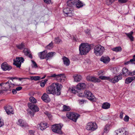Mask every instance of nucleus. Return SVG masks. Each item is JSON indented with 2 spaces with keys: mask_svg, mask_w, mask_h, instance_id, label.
Instances as JSON below:
<instances>
[{
  "mask_svg": "<svg viewBox=\"0 0 135 135\" xmlns=\"http://www.w3.org/2000/svg\"><path fill=\"white\" fill-rule=\"evenodd\" d=\"M79 103L80 104H82L86 102V101L84 99L79 100H78Z\"/></svg>",
  "mask_w": 135,
  "mask_h": 135,
  "instance_id": "46",
  "label": "nucleus"
},
{
  "mask_svg": "<svg viewBox=\"0 0 135 135\" xmlns=\"http://www.w3.org/2000/svg\"><path fill=\"white\" fill-rule=\"evenodd\" d=\"M16 46L18 49L22 50L25 47L24 44L23 43L17 44L16 45Z\"/></svg>",
  "mask_w": 135,
  "mask_h": 135,
  "instance_id": "32",
  "label": "nucleus"
},
{
  "mask_svg": "<svg viewBox=\"0 0 135 135\" xmlns=\"http://www.w3.org/2000/svg\"><path fill=\"white\" fill-rule=\"evenodd\" d=\"M112 71L114 74H117L119 71V69L118 68H113L112 69Z\"/></svg>",
  "mask_w": 135,
  "mask_h": 135,
  "instance_id": "35",
  "label": "nucleus"
},
{
  "mask_svg": "<svg viewBox=\"0 0 135 135\" xmlns=\"http://www.w3.org/2000/svg\"><path fill=\"white\" fill-rule=\"evenodd\" d=\"M85 97L89 100L93 102L96 101V98L90 91L86 90L85 91Z\"/></svg>",
  "mask_w": 135,
  "mask_h": 135,
  "instance_id": "10",
  "label": "nucleus"
},
{
  "mask_svg": "<svg viewBox=\"0 0 135 135\" xmlns=\"http://www.w3.org/2000/svg\"><path fill=\"white\" fill-rule=\"evenodd\" d=\"M53 47V43L51 42L47 46L46 48L47 49H52Z\"/></svg>",
  "mask_w": 135,
  "mask_h": 135,
  "instance_id": "43",
  "label": "nucleus"
},
{
  "mask_svg": "<svg viewBox=\"0 0 135 135\" xmlns=\"http://www.w3.org/2000/svg\"><path fill=\"white\" fill-rule=\"evenodd\" d=\"M24 61L22 57H17L14 60L13 64L15 65L17 67L20 68L21 66V63L23 62Z\"/></svg>",
  "mask_w": 135,
  "mask_h": 135,
  "instance_id": "12",
  "label": "nucleus"
},
{
  "mask_svg": "<svg viewBox=\"0 0 135 135\" xmlns=\"http://www.w3.org/2000/svg\"><path fill=\"white\" fill-rule=\"evenodd\" d=\"M23 52L24 53V54L26 55H29L30 53L29 50L28 49L26 48H24L23 50Z\"/></svg>",
  "mask_w": 135,
  "mask_h": 135,
  "instance_id": "40",
  "label": "nucleus"
},
{
  "mask_svg": "<svg viewBox=\"0 0 135 135\" xmlns=\"http://www.w3.org/2000/svg\"><path fill=\"white\" fill-rule=\"evenodd\" d=\"M41 98L46 103L49 102L50 100L49 95L45 93L43 94L41 97Z\"/></svg>",
  "mask_w": 135,
  "mask_h": 135,
  "instance_id": "21",
  "label": "nucleus"
},
{
  "mask_svg": "<svg viewBox=\"0 0 135 135\" xmlns=\"http://www.w3.org/2000/svg\"><path fill=\"white\" fill-rule=\"evenodd\" d=\"M31 61L32 63V67L36 68H37L38 66L36 63L33 60H31Z\"/></svg>",
  "mask_w": 135,
  "mask_h": 135,
  "instance_id": "47",
  "label": "nucleus"
},
{
  "mask_svg": "<svg viewBox=\"0 0 135 135\" xmlns=\"http://www.w3.org/2000/svg\"><path fill=\"white\" fill-rule=\"evenodd\" d=\"M5 84L6 85H8V86L6 87L5 89L6 90H11L10 89L12 88L15 85L17 86L19 85H17L15 83H12V82H11L9 81H8L4 83H0V86H2L4 84Z\"/></svg>",
  "mask_w": 135,
  "mask_h": 135,
  "instance_id": "11",
  "label": "nucleus"
},
{
  "mask_svg": "<svg viewBox=\"0 0 135 135\" xmlns=\"http://www.w3.org/2000/svg\"><path fill=\"white\" fill-rule=\"evenodd\" d=\"M112 49L113 51L116 52H120L122 50V48L120 46H118L113 48Z\"/></svg>",
  "mask_w": 135,
  "mask_h": 135,
  "instance_id": "31",
  "label": "nucleus"
},
{
  "mask_svg": "<svg viewBox=\"0 0 135 135\" xmlns=\"http://www.w3.org/2000/svg\"><path fill=\"white\" fill-rule=\"evenodd\" d=\"M22 89V87L21 86H18L16 88V90L17 91H19Z\"/></svg>",
  "mask_w": 135,
  "mask_h": 135,
  "instance_id": "56",
  "label": "nucleus"
},
{
  "mask_svg": "<svg viewBox=\"0 0 135 135\" xmlns=\"http://www.w3.org/2000/svg\"><path fill=\"white\" fill-rule=\"evenodd\" d=\"M28 105L29 108L33 112H37L39 110L38 107L36 105L33 104L29 103H28Z\"/></svg>",
  "mask_w": 135,
  "mask_h": 135,
  "instance_id": "13",
  "label": "nucleus"
},
{
  "mask_svg": "<svg viewBox=\"0 0 135 135\" xmlns=\"http://www.w3.org/2000/svg\"><path fill=\"white\" fill-rule=\"evenodd\" d=\"M27 114L30 115V116L32 117H33L35 114L34 112L30 110H27Z\"/></svg>",
  "mask_w": 135,
  "mask_h": 135,
  "instance_id": "39",
  "label": "nucleus"
},
{
  "mask_svg": "<svg viewBox=\"0 0 135 135\" xmlns=\"http://www.w3.org/2000/svg\"><path fill=\"white\" fill-rule=\"evenodd\" d=\"M98 128L97 124L94 122H90L88 123L86 126V128L88 130L93 131Z\"/></svg>",
  "mask_w": 135,
  "mask_h": 135,
  "instance_id": "8",
  "label": "nucleus"
},
{
  "mask_svg": "<svg viewBox=\"0 0 135 135\" xmlns=\"http://www.w3.org/2000/svg\"><path fill=\"white\" fill-rule=\"evenodd\" d=\"M16 89H13L12 90V93L13 94H16V93H17V91H16Z\"/></svg>",
  "mask_w": 135,
  "mask_h": 135,
  "instance_id": "59",
  "label": "nucleus"
},
{
  "mask_svg": "<svg viewBox=\"0 0 135 135\" xmlns=\"http://www.w3.org/2000/svg\"><path fill=\"white\" fill-rule=\"evenodd\" d=\"M127 74H128V75L130 76H132L134 75V74L133 73V72H128V73H127Z\"/></svg>",
  "mask_w": 135,
  "mask_h": 135,
  "instance_id": "55",
  "label": "nucleus"
},
{
  "mask_svg": "<svg viewBox=\"0 0 135 135\" xmlns=\"http://www.w3.org/2000/svg\"><path fill=\"white\" fill-rule=\"evenodd\" d=\"M4 108L8 114H14L13 109L12 107L8 105L5 107Z\"/></svg>",
  "mask_w": 135,
  "mask_h": 135,
  "instance_id": "18",
  "label": "nucleus"
},
{
  "mask_svg": "<svg viewBox=\"0 0 135 135\" xmlns=\"http://www.w3.org/2000/svg\"><path fill=\"white\" fill-rule=\"evenodd\" d=\"M63 12L66 16L72 17L73 15L74 11L73 8L67 7L63 9Z\"/></svg>",
  "mask_w": 135,
  "mask_h": 135,
  "instance_id": "9",
  "label": "nucleus"
},
{
  "mask_svg": "<svg viewBox=\"0 0 135 135\" xmlns=\"http://www.w3.org/2000/svg\"><path fill=\"white\" fill-rule=\"evenodd\" d=\"M66 116L68 119L76 122L80 115L76 113L68 112L67 113Z\"/></svg>",
  "mask_w": 135,
  "mask_h": 135,
  "instance_id": "4",
  "label": "nucleus"
},
{
  "mask_svg": "<svg viewBox=\"0 0 135 135\" xmlns=\"http://www.w3.org/2000/svg\"><path fill=\"white\" fill-rule=\"evenodd\" d=\"M75 6L78 8L82 7L84 5L83 3L79 0H74Z\"/></svg>",
  "mask_w": 135,
  "mask_h": 135,
  "instance_id": "22",
  "label": "nucleus"
},
{
  "mask_svg": "<svg viewBox=\"0 0 135 135\" xmlns=\"http://www.w3.org/2000/svg\"><path fill=\"white\" fill-rule=\"evenodd\" d=\"M123 113L122 112L120 113L119 117L121 118L122 119L123 118Z\"/></svg>",
  "mask_w": 135,
  "mask_h": 135,
  "instance_id": "57",
  "label": "nucleus"
},
{
  "mask_svg": "<svg viewBox=\"0 0 135 135\" xmlns=\"http://www.w3.org/2000/svg\"><path fill=\"white\" fill-rule=\"evenodd\" d=\"M109 127L108 125L106 126L104 128V133H107L109 131Z\"/></svg>",
  "mask_w": 135,
  "mask_h": 135,
  "instance_id": "44",
  "label": "nucleus"
},
{
  "mask_svg": "<svg viewBox=\"0 0 135 135\" xmlns=\"http://www.w3.org/2000/svg\"><path fill=\"white\" fill-rule=\"evenodd\" d=\"M29 133L30 135H34L35 131L33 130H29Z\"/></svg>",
  "mask_w": 135,
  "mask_h": 135,
  "instance_id": "52",
  "label": "nucleus"
},
{
  "mask_svg": "<svg viewBox=\"0 0 135 135\" xmlns=\"http://www.w3.org/2000/svg\"><path fill=\"white\" fill-rule=\"evenodd\" d=\"M90 49V46L88 44L82 43L79 47L80 53L81 55L86 54L89 52Z\"/></svg>",
  "mask_w": 135,
  "mask_h": 135,
  "instance_id": "2",
  "label": "nucleus"
},
{
  "mask_svg": "<svg viewBox=\"0 0 135 135\" xmlns=\"http://www.w3.org/2000/svg\"><path fill=\"white\" fill-rule=\"evenodd\" d=\"M46 51L45 50L42 52L38 53V55L41 59H46Z\"/></svg>",
  "mask_w": 135,
  "mask_h": 135,
  "instance_id": "23",
  "label": "nucleus"
},
{
  "mask_svg": "<svg viewBox=\"0 0 135 135\" xmlns=\"http://www.w3.org/2000/svg\"><path fill=\"white\" fill-rule=\"evenodd\" d=\"M122 78L121 76L118 75L114 76L112 78H110L109 81L113 83L117 82L120 80L122 79Z\"/></svg>",
  "mask_w": 135,
  "mask_h": 135,
  "instance_id": "14",
  "label": "nucleus"
},
{
  "mask_svg": "<svg viewBox=\"0 0 135 135\" xmlns=\"http://www.w3.org/2000/svg\"><path fill=\"white\" fill-rule=\"evenodd\" d=\"M115 135H126L127 132L125 131L124 129H119L116 130L115 132Z\"/></svg>",
  "mask_w": 135,
  "mask_h": 135,
  "instance_id": "19",
  "label": "nucleus"
},
{
  "mask_svg": "<svg viewBox=\"0 0 135 135\" xmlns=\"http://www.w3.org/2000/svg\"><path fill=\"white\" fill-rule=\"evenodd\" d=\"M130 62H135V58H133V59H130Z\"/></svg>",
  "mask_w": 135,
  "mask_h": 135,
  "instance_id": "60",
  "label": "nucleus"
},
{
  "mask_svg": "<svg viewBox=\"0 0 135 135\" xmlns=\"http://www.w3.org/2000/svg\"><path fill=\"white\" fill-rule=\"evenodd\" d=\"M50 77L55 78L57 81L60 83L64 82L65 79V76L63 74H51Z\"/></svg>",
  "mask_w": 135,
  "mask_h": 135,
  "instance_id": "7",
  "label": "nucleus"
},
{
  "mask_svg": "<svg viewBox=\"0 0 135 135\" xmlns=\"http://www.w3.org/2000/svg\"><path fill=\"white\" fill-rule=\"evenodd\" d=\"M67 3L69 7L72 8L74 6H75L74 0H68Z\"/></svg>",
  "mask_w": 135,
  "mask_h": 135,
  "instance_id": "28",
  "label": "nucleus"
},
{
  "mask_svg": "<svg viewBox=\"0 0 135 135\" xmlns=\"http://www.w3.org/2000/svg\"><path fill=\"white\" fill-rule=\"evenodd\" d=\"M56 53L55 52H51L48 53L46 55V59L47 60L52 57Z\"/></svg>",
  "mask_w": 135,
  "mask_h": 135,
  "instance_id": "29",
  "label": "nucleus"
},
{
  "mask_svg": "<svg viewBox=\"0 0 135 135\" xmlns=\"http://www.w3.org/2000/svg\"><path fill=\"white\" fill-rule=\"evenodd\" d=\"M44 2L46 3H51L50 0H43Z\"/></svg>",
  "mask_w": 135,
  "mask_h": 135,
  "instance_id": "54",
  "label": "nucleus"
},
{
  "mask_svg": "<svg viewBox=\"0 0 135 135\" xmlns=\"http://www.w3.org/2000/svg\"><path fill=\"white\" fill-rule=\"evenodd\" d=\"M130 62V61H128L125 63V64L126 65H128L129 63Z\"/></svg>",
  "mask_w": 135,
  "mask_h": 135,
  "instance_id": "64",
  "label": "nucleus"
},
{
  "mask_svg": "<svg viewBox=\"0 0 135 135\" xmlns=\"http://www.w3.org/2000/svg\"><path fill=\"white\" fill-rule=\"evenodd\" d=\"M56 44H59L62 42V40L59 37H56L54 40Z\"/></svg>",
  "mask_w": 135,
  "mask_h": 135,
  "instance_id": "36",
  "label": "nucleus"
},
{
  "mask_svg": "<svg viewBox=\"0 0 135 135\" xmlns=\"http://www.w3.org/2000/svg\"><path fill=\"white\" fill-rule=\"evenodd\" d=\"M85 91L84 92L80 93L78 94V96L80 97H83L85 96Z\"/></svg>",
  "mask_w": 135,
  "mask_h": 135,
  "instance_id": "48",
  "label": "nucleus"
},
{
  "mask_svg": "<svg viewBox=\"0 0 135 135\" xmlns=\"http://www.w3.org/2000/svg\"><path fill=\"white\" fill-rule=\"evenodd\" d=\"M110 105L109 103L105 102L102 104V107L104 109H107L110 108Z\"/></svg>",
  "mask_w": 135,
  "mask_h": 135,
  "instance_id": "30",
  "label": "nucleus"
},
{
  "mask_svg": "<svg viewBox=\"0 0 135 135\" xmlns=\"http://www.w3.org/2000/svg\"><path fill=\"white\" fill-rule=\"evenodd\" d=\"M4 125L3 120L2 119L1 117H0V127H2Z\"/></svg>",
  "mask_w": 135,
  "mask_h": 135,
  "instance_id": "50",
  "label": "nucleus"
},
{
  "mask_svg": "<svg viewBox=\"0 0 135 135\" xmlns=\"http://www.w3.org/2000/svg\"><path fill=\"white\" fill-rule=\"evenodd\" d=\"M99 78L102 80H108L109 81L110 77H109L101 76H99Z\"/></svg>",
  "mask_w": 135,
  "mask_h": 135,
  "instance_id": "41",
  "label": "nucleus"
},
{
  "mask_svg": "<svg viewBox=\"0 0 135 135\" xmlns=\"http://www.w3.org/2000/svg\"><path fill=\"white\" fill-rule=\"evenodd\" d=\"M115 0H108L107 1H109V2H107V3L108 5L111 4L113 2H114Z\"/></svg>",
  "mask_w": 135,
  "mask_h": 135,
  "instance_id": "49",
  "label": "nucleus"
},
{
  "mask_svg": "<svg viewBox=\"0 0 135 135\" xmlns=\"http://www.w3.org/2000/svg\"><path fill=\"white\" fill-rule=\"evenodd\" d=\"M133 33V32H131L129 33H126V35L129 38L131 41H134V38L132 36Z\"/></svg>",
  "mask_w": 135,
  "mask_h": 135,
  "instance_id": "33",
  "label": "nucleus"
},
{
  "mask_svg": "<svg viewBox=\"0 0 135 135\" xmlns=\"http://www.w3.org/2000/svg\"><path fill=\"white\" fill-rule=\"evenodd\" d=\"M71 109L70 107L69 106L64 105L63 106V111H69Z\"/></svg>",
  "mask_w": 135,
  "mask_h": 135,
  "instance_id": "37",
  "label": "nucleus"
},
{
  "mask_svg": "<svg viewBox=\"0 0 135 135\" xmlns=\"http://www.w3.org/2000/svg\"><path fill=\"white\" fill-rule=\"evenodd\" d=\"M89 30L88 29L86 30L85 31V32L86 33H88L89 32Z\"/></svg>",
  "mask_w": 135,
  "mask_h": 135,
  "instance_id": "62",
  "label": "nucleus"
},
{
  "mask_svg": "<svg viewBox=\"0 0 135 135\" xmlns=\"http://www.w3.org/2000/svg\"><path fill=\"white\" fill-rule=\"evenodd\" d=\"M129 117L128 116L126 115L124 118V120L126 122H128V121Z\"/></svg>",
  "mask_w": 135,
  "mask_h": 135,
  "instance_id": "53",
  "label": "nucleus"
},
{
  "mask_svg": "<svg viewBox=\"0 0 135 135\" xmlns=\"http://www.w3.org/2000/svg\"><path fill=\"white\" fill-rule=\"evenodd\" d=\"M17 124L23 128H26L28 126V124L23 120L20 119L17 123Z\"/></svg>",
  "mask_w": 135,
  "mask_h": 135,
  "instance_id": "17",
  "label": "nucleus"
},
{
  "mask_svg": "<svg viewBox=\"0 0 135 135\" xmlns=\"http://www.w3.org/2000/svg\"><path fill=\"white\" fill-rule=\"evenodd\" d=\"M62 88V86L61 84L54 83L46 88V92L48 94L59 95L60 94Z\"/></svg>",
  "mask_w": 135,
  "mask_h": 135,
  "instance_id": "1",
  "label": "nucleus"
},
{
  "mask_svg": "<svg viewBox=\"0 0 135 135\" xmlns=\"http://www.w3.org/2000/svg\"><path fill=\"white\" fill-rule=\"evenodd\" d=\"M1 68L4 71L9 70L12 68V67L10 65L6 62L3 63L2 64Z\"/></svg>",
  "mask_w": 135,
  "mask_h": 135,
  "instance_id": "16",
  "label": "nucleus"
},
{
  "mask_svg": "<svg viewBox=\"0 0 135 135\" xmlns=\"http://www.w3.org/2000/svg\"><path fill=\"white\" fill-rule=\"evenodd\" d=\"M74 81L75 82H78L80 81L82 79L81 76L80 75L75 74L73 76Z\"/></svg>",
  "mask_w": 135,
  "mask_h": 135,
  "instance_id": "24",
  "label": "nucleus"
},
{
  "mask_svg": "<svg viewBox=\"0 0 135 135\" xmlns=\"http://www.w3.org/2000/svg\"><path fill=\"white\" fill-rule=\"evenodd\" d=\"M38 128L41 130L43 131L47 127V123L45 122H41L38 124Z\"/></svg>",
  "mask_w": 135,
  "mask_h": 135,
  "instance_id": "20",
  "label": "nucleus"
},
{
  "mask_svg": "<svg viewBox=\"0 0 135 135\" xmlns=\"http://www.w3.org/2000/svg\"><path fill=\"white\" fill-rule=\"evenodd\" d=\"M63 126V124H56L52 126L51 129L54 132L61 134H62V132L61 128Z\"/></svg>",
  "mask_w": 135,
  "mask_h": 135,
  "instance_id": "5",
  "label": "nucleus"
},
{
  "mask_svg": "<svg viewBox=\"0 0 135 135\" xmlns=\"http://www.w3.org/2000/svg\"><path fill=\"white\" fill-rule=\"evenodd\" d=\"M128 0H118L119 3H125L127 2Z\"/></svg>",
  "mask_w": 135,
  "mask_h": 135,
  "instance_id": "51",
  "label": "nucleus"
},
{
  "mask_svg": "<svg viewBox=\"0 0 135 135\" xmlns=\"http://www.w3.org/2000/svg\"><path fill=\"white\" fill-rule=\"evenodd\" d=\"M90 62V61L89 60H85V61L84 62V63L86 64H88Z\"/></svg>",
  "mask_w": 135,
  "mask_h": 135,
  "instance_id": "58",
  "label": "nucleus"
},
{
  "mask_svg": "<svg viewBox=\"0 0 135 135\" xmlns=\"http://www.w3.org/2000/svg\"><path fill=\"white\" fill-rule=\"evenodd\" d=\"M29 57L31 58V59L32 58V55L30 54V53L29 54V55H28Z\"/></svg>",
  "mask_w": 135,
  "mask_h": 135,
  "instance_id": "61",
  "label": "nucleus"
},
{
  "mask_svg": "<svg viewBox=\"0 0 135 135\" xmlns=\"http://www.w3.org/2000/svg\"><path fill=\"white\" fill-rule=\"evenodd\" d=\"M135 79V76H131L127 78L126 79L125 83L126 84H128L131 83Z\"/></svg>",
  "mask_w": 135,
  "mask_h": 135,
  "instance_id": "27",
  "label": "nucleus"
},
{
  "mask_svg": "<svg viewBox=\"0 0 135 135\" xmlns=\"http://www.w3.org/2000/svg\"><path fill=\"white\" fill-rule=\"evenodd\" d=\"M63 63L66 66H68L70 64V61L69 60L67 57H64L62 58Z\"/></svg>",
  "mask_w": 135,
  "mask_h": 135,
  "instance_id": "25",
  "label": "nucleus"
},
{
  "mask_svg": "<svg viewBox=\"0 0 135 135\" xmlns=\"http://www.w3.org/2000/svg\"><path fill=\"white\" fill-rule=\"evenodd\" d=\"M16 78H10V79L12 81H13V80L14 79Z\"/></svg>",
  "mask_w": 135,
  "mask_h": 135,
  "instance_id": "63",
  "label": "nucleus"
},
{
  "mask_svg": "<svg viewBox=\"0 0 135 135\" xmlns=\"http://www.w3.org/2000/svg\"><path fill=\"white\" fill-rule=\"evenodd\" d=\"M100 60L104 63H107L110 61V59L108 57L102 56L100 58Z\"/></svg>",
  "mask_w": 135,
  "mask_h": 135,
  "instance_id": "26",
  "label": "nucleus"
},
{
  "mask_svg": "<svg viewBox=\"0 0 135 135\" xmlns=\"http://www.w3.org/2000/svg\"><path fill=\"white\" fill-rule=\"evenodd\" d=\"M47 81V80L46 79L42 81L40 83L41 86L42 87H44Z\"/></svg>",
  "mask_w": 135,
  "mask_h": 135,
  "instance_id": "42",
  "label": "nucleus"
},
{
  "mask_svg": "<svg viewBox=\"0 0 135 135\" xmlns=\"http://www.w3.org/2000/svg\"><path fill=\"white\" fill-rule=\"evenodd\" d=\"M87 80L94 82H99L100 80L98 78L93 76H88L86 78Z\"/></svg>",
  "mask_w": 135,
  "mask_h": 135,
  "instance_id": "15",
  "label": "nucleus"
},
{
  "mask_svg": "<svg viewBox=\"0 0 135 135\" xmlns=\"http://www.w3.org/2000/svg\"><path fill=\"white\" fill-rule=\"evenodd\" d=\"M40 78L38 76H31V80H37L40 79Z\"/></svg>",
  "mask_w": 135,
  "mask_h": 135,
  "instance_id": "45",
  "label": "nucleus"
},
{
  "mask_svg": "<svg viewBox=\"0 0 135 135\" xmlns=\"http://www.w3.org/2000/svg\"><path fill=\"white\" fill-rule=\"evenodd\" d=\"M86 86V85L84 83H79L76 86V87L72 88L71 91L74 93L78 92V91L81 89H84Z\"/></svg>",
  "mask_w": 135,
  "mask_h": 135,
  "instance_id": "6",
  "label": "nucleus"
},
{
  "mask_svg": "<svg viewBox=\"0 0 135 135\" xmlns=\"http://www.w3.org/2000/svg\"><path fill=\"white\" fill-rule=\"evenodd\" d=\"M29 100L30 102L32 103L33 104H35L37 102L36 99L34 97H31L29 98Z\"/></svg>",
  "mask_w": 135,
  "mask_h": 135,
  "instance_id": "34",
  "label": "nucleus"
},
{
  "mask_svg": "<svg viewBox=\"0 0 135 135\" xmlns=\"http://www.w3.org/2000/svg\"><path fill=\"white\" fill-rule=\"evenodd\" d=\"M128 69L126 68H123V69L122 73L123 75L126 76L127 75V73H128Z\"/></svg>",
  "mask_w": 135,
  "mask_h": 135,
  "instance_id": "38",
  "label": "nucleus"
},
{
  "mask_svg": "<svg viewBox=\"0 0 135 135\" xmlns=\"http://www.w3.org/2000/svg\"><path fill=\"white\" fill-rule=\"evenodd\" d=\"M104 50V47L100 45H98L96 46L94 49V53L97 56L102 55Z\"/></svg>",
  "mask_w": 135,
  "mask_h": 135,
  "instance_id": "3",
  "label": "nucleus"
}]
</instances>
